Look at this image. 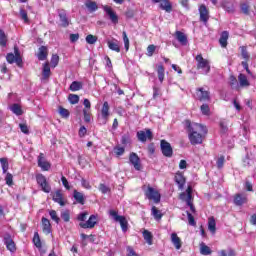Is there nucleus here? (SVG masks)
Returning <instances> with one entry per match:
<instances>
[{"label": "nucleus", "instance_id": "obj_1", "mask_svg": "<svg viewBox=\"0 0 256 256\" xmlns=\"http://www.w3.org/2000/svg\"><path fill=\"white\" fill-rule=\"evenodd\" d=\"M186 127L191 145H201L207 135V126L186 120Z\"/></svg>", "mask_w": 256, "mask_h": 256}, {"label": "nucleus", "instance_id": "obj_2", "mask_svg": "<svg viewBox=\"0 0 256 256\" xmlns=\"http://www.w3.org/2000/svg\"><path fill=\"white\" fill-rule=\"evenodd\" d=\"M197 69H201L203 75H207L211 71V65L209 60L203 58V55L199 54L196 56Z\"/></svg>", "mask_w": 256, "mask_h": 256}, {"label": "nucleus", "instance_id": "obj_3", "mask_svg": "<svg viewBox=\"0 0 256 256\" xmlns=\"http://www.w3.org/2000/svg\"><path fill=\"white\" fill-rule=\"evenodd\" d=\"M144 195L149 201H153L154 203L161 202V193L151 186H148L147 189L144 190Z\"/></svg>", "mask_w": 256, "mask_h": 256}, {"label": "nucleus", "instance_id": "obj_4", "mask_svg": "<svg viewBox=\"0 0 256 256\" xmlns=\"http://www.w3.org/2000/svg\"><path fill=\"white\" fill-rule=\"evenodd\" d=\"M6 61L12 65V63H16L18 67H21L23 60L21 59V53L19 52V48L17 46L14 47V54L8 53L6 56Z\"/></svg>", "mask_w": 256, "mask_h": 256}, {"label": "nucleus", "instance_id": "obj_5", "mask_svg": "<svg viewBox=\"0 0 256 256\" xmlns=\"http://www.w3.org/2000/svg\"><path fill=\"white\" fill-rule=\"evenodd\" d=\"M109 215L113 217L114 221H116L117 223H120L122 231L126 233L129 223L127 222V219L125 218V216H119L117 214V211L115 210H110Z\"/></svg>", "mask_w": 256, "mask_h": 256}, {"label": "nucleus", "instance_id": "obj_6", "mask_svg": "<svg viewBox=\"0 0 256 256\" xmlns=\"http://www.w3.org/2000/svg\"><path fill=\"white\" fill-rule=\"evenodd\" d=\"M36 181L44 193H51V185L47 182V178L43 174L36 175Z\"/></svg>", "mask_w": 256, "mask_h": 256}, {"label": "nucleus", "instance_id": "obj_7", "mask_svg": "<svg viewBox=\"0 0 256 256\" xmlns=\"http://www.w3.org/2000/svg\"><path fill=\"white\" fill-rule=\"evenodd\" d=\"M160 147L164 157H173V147L167 140H161Z\"/></svg>", "mask_w": 256, "mask_h": 256}, {"label": "nucleus", "instance_id": "obj_8", "mask_svg": "<svg viewBox=\"0 0 256 256\" xmlns=\"http://www.w3.org/2000/svg\"><path fill=\"white\" fill-rule=\"evenodd\" d=\"M103 10L105 11L106 15H108L110 21L114 24L117 25L119 23V16H117V13L113 11V8L111 6H103Z\"/></svg>", "mask_w": 256, "mask_h": 256}, {"label": "nucleus", "instance_id": "obj_9", "mask_svg": "<svg viewBox=\"0 0 256 256\" xmlns=\"http://www.w3.org/2000/svg\"><path fill=\"white\" fill-rule=\"evenodd\" d=\"M181 201H185L186 205L193 201V188L188 186L185 192L180 194Z\"/></svg>", "mask_w": 256, "mask_h": 256}, {"label": "nucleus", "instance_id": "obj_10", "mask_svg": "<svg viewBox=\"0 0 256 256\" xmlns=\"http://www.w3.org/2000/svg\"><path fill=\"white\" fill-rule=\"evenodd\" d=\"M199 15H200V21L204 23V25H207V22L209 21V9L204 4L200 5L199 9Z\"/></svg>", "mask_w": 256, "mask_h": 256}, {"label": "nucleus", "instance_id": "obj_11", "mask_svg": "<svg viewBox=\"0 0 256 256\" xmlns=\"http://www.w3.org/2000/svg\"><path fill=\"white\" fill-rule=\"evenodd\" d=\"M129 161L131 165H133L134 169H136V171H141V159L139 158L137 153H130Z\"/></svg>", "mask_w": 256, "mask_h": 256}, {"label": "nucleus", "instance_id": "obj_12", "mask_svg": "<svg viewBox=\"0 0 256 256\" xmlns=\"http://www.w3.org/2000/svg\"><path fill=\"white\" fill-rule=\"evenodd\" d=\"M97 225V216L91 215L86 222H81L80 227L82 229H93Z\"/></svg>", "mask_w": 256, "mask_h": 256}, {"label": "nucleus", "instance_id": "obj_13", "mask_svg": "<svg viewBox=\"0 0 256 256\" xmlns=\"http://www.w3.org/2000/svg\"><path fill=\"white\" fill-rule=\"evenodd\" d=\"M137 138L138 140L141 141V143H145V141H147V139L152 140L153 139V133L151 132V130H140L137 132Z\"/></svg>", "mask_w": 256, "mask_h": 256}, {"label": "nucleus", "instance_id": "obj_14", "mask_svg": "<svg viewBox=\"0 0 256 256\" xmlns=\"http://www.w3.org/2000/svg\"><path fill=\"white\" fill-rule=\"evenodd\" d=\"M196 97L198 101L207 102L211 97L209 96V91L205 90V88H198Z\"/></svg>", "mask_w": 256, "mask_h": 256}, {"label": "nucleus", "instance_id": "obj_15", "mask_svg": "<svg viewBox=\"0 0 256 256\" xmlns=\"http://www.w3.org/2000/svg\"><path fill=\"white\" fill-rule=\"evenodd\" d=\"M101 120L102 124L106 125L109 121V102H104L101 109Z\"/></svg>", "mask_w": 256, "mask_h": 256}, {"label": "nucleus", "instance_id": "obj_16", "mask_svg": "<svg viewBox=\"0 0 256 256\" xmlns=\"http://www.w3.org/2000/svg\"><path fill=\"white\" fill-rule=\"evenodd\" d=\"M38 167H40L42 171H49V169H51V164L45 160L43 153H40L38 156Z\"/></svg>", "mask_w": 256, "mask_h": 256}, {"label": "nucleus", "instance_id": "obj_17", "mask_svg": "<svg viewBox=\"0 0 256 256\" xmlns=\"http://www.w3.org/2000/svg\"><path fill=\"white\" fill-rule=\"evenodd\" d=\"M4 243H5L8 251H10L11 253H15V251H17V247L15 246V242L13 241V239H11L10 235H6L4 237Z\"/></svg>", "mask_w": 256, "mask_h": 256}, {"label": "nucleus", "instance_id": "obj_18", "mask_svg": "<svg viewBox=\"0 0 256 256\" xmlns=\"http://www.w3.org/2000/svg\"><path fill=\"white\" fill-rule=\"evenodd\" d=\"M170 241L174 245L175 249H177V251H179V249L183 247V242L181 241V238H179V236L175 232L170 235Z\"/></svg>", "mask_w": 256, "mask_h": 256}, {"label": "nucleus", "instance_id": "obj_19", "mask_svg": "<svg viewBox=\"0 0 256 256\" xmlns=\"http://www.w3.org/2000/svg\"><path fill=\"white\" fill-rule=\"evenodd\" d=\"M247 201V194H236L234 197V203L237 206L245 205Z\"/></svg>", "mask_w": 256, "mask_h": 256}, {"label": "nucleus", "instance_id": "obj_20", "mask_svg": "<svg viewBox=\"0 0 256 256\" xmlns=\"http://www.w3.org/2000/svg\"><path fill=\"white\" fill-rule=\"evenodd\" d=\"M52 199L55 203H58L63 207L65 205V201H63V193H61V190H58L53 193Z\"/></svg>", "mask_w": 256, "mask_h": 256}, {"label": "nucleus", "instance_id": "obj_21", "mask_svg": "<svg viewBox=\"0 0 256 256\" xmlns=\"http://www.w3.org/2000/svg\"><path fill=\"white\" fill-rule=\"evenodd\" d=\"M108 47L111 51H115L116 53H121V45L117 40H109L107 42Z\"/></svg>", "mask_w": 256, "mask_h": 256}, {"label": "nucleus", "instance_id": "obj_22", "mask_svg": "<svg viewBox=\"0 0 256 256\" xmlns=\"http://www.w3.org/2000/svg\"><path fill=\"white\" fill-rule=\"evenodd\" d=\"M175 182L178 185V189L183 191V188L185 187V176H183V174L181 173H177L175 175Z\"/></svg>", "mask_w": 256, "mask_h": 256}, {"label": "nucleus", "instance_id": "obj_23", "mask_svg": "<svg viewBox=\"0 0 256 256\" xmlns=\"http://www.w3.org/2000/svg\"><path fill=\"white\" fill-rule=\"evenodd\" d=\"M175 37L181 45H184V46L187 45L188 41H187V35H185V33L181 32V31H176Z\"/></svg>", "mask_w": 256, "mask_h": 256}, {"label": "nucleus", "instance_id": "obj_24", "mask_svg": "<svg viewBox=\"0 0 256 256\" xmlns=\"http://www.w3.org/2000/svg\"><path fill=\"white\" fill-rule=\"evenodd\" d=\"M42 229L43 233H45L46 235H49V233H51V222L45 217L42 218Z\"/></svg>", "mask_w": 256, "mask_h": 256}, {"label": "nucleus", "instance_id": "obj_25", "mask_svg": "<svg viewBox=\"0 0 256 256\" xmlns=\"http://www.w3.org/2000/svg\"><path fill=\"white\" fill-rule=\"evenodd\" d=\"M49 77H51V67L49 66L48 62H46L43 65L42 79L46 81L47 79H49Z\"/></svg>", "mask_w": 256, "mask_h": 256}, {"label": "nucleus", "instance_id": "obj_26", "mask_svg": "<svg viewBox=\"0 0 256 256\" xmlns=\"http://www.w3.org/2000/svg\"><path fill=\"white\" fill-rule=\"evenodd\" d=\"M85 7L88 9L90 13H95V11L99 9V7L97 6V2L91 0H86Z\"/></svg>", "mask_w": 256, "mask_h": 256}, {"label": "nucleus", "instance_id": "obj_27", "mask_svg": "<svg viewBox=\"0 0 256 256\" xmlns=\"http://www.w3.org/2000/svg\"><path fill=\"white\" fill-rule=\"evenodd\" d=\"M58 15L60 17L62 27H69V19H67V13H65V10L59 11Z\"/></svg>", "mask_w": 256, "mask_h": 256}, {"label": "nucleus", "instance_id": "obj_28", "mask_svg": "<svg viewBox=\"0 0 256 256\" xmlns=\"http://www.w3.org/2000/svg\"><path fill=\"white\" fill-rule=\"evenodd\" d=\"M160 7L163 9V11H166V13H171L173 9V6H171V2H169V0H161Z\"/></svg>", "mask_w": 256, "mask_h": 256}, {"label": "nucleus", "instance_id": "obj_29", "mask_svg": "<svg viewBox=\"0 0 256 256\" xmlns=\"http://www.w3.org/2000/svg\"><path fill=\"white\" fill-rule=\"evenodd\" d=\"M73 197L77 201V203H80V205H85V196L83 195V193L74 190Z\"/></svg>", "mask_w": 256, "mask_h": 256}, {"label": "nucleus", "instance_id": "obj_30", "mask_svg": "<svg viewBox=\"0 0 256 256\" xmlns=\"http://www.w3.org/2000/svg\"><path fill=\"white\" fill-rule=\"evenodd\" d=\"M228 39H229V32L223 31L221 33V36H220V39H219V43H220L221 47H227Z\"/></svg>", "mask_w": 256, "mask_h": 256}, {"label": "nucleus", "instance_id": "obj_31", "mask_svg": "<svg viewBox=\"0 0 256 256\" xmlns=\"http://www.w3.org/2000/svg\"><path fill=\"white\" fill-rule=\"evenodd\" d=\"M39 61H45L47 59V47L41 46L37 55Z\"/></svg>", "mask_w": 256, "mask_h": 256}, {"label": "nucleus", "instance_id": "obj_32", "mask_svg": "<svg viewBox=\"0 0 256 256\" xmlns=\"http://www.w3.org/2000/svg\"><path fill=\"white\" fill-rule=\"evenodd\" d=\"M200 253L201 255H211L213 251H211V248L207 246L204 242L200 243Z\"/></svg>", "mask_w": 256, "mask_h": 256}, {"label": "nucleus", "instance_id": "obj_33", "mask_svg": "<svg viewBox=\"0 0 256 256\" xmlns=\"http://www.w3.org/2000/svg\"><path fill=\"white\" fill-rule=\"evenodd\" d=\"M238 81L240 83V87H249L250 83L245 74H239Z\"/></svg>", "mask_w": 256, "mask_h": 256}, {"label": "nucleus", "instance_id": "obj_34", "mask_svg": "<svg viewBox=\"0 0 256 256\" xmlns=\"http://www.w3.org/2000/svg\"><path fill=\"white\" fill-rule=\"evenodd\" d=\"M10 111L14 113V115H23V109H21V106L19 104H13L9 107Z\"/></svg>", "mask_w": 256, "mask_h": 256}, {"label": "nucleus", "instance_id": "obj_35", "mask_svg": "<svg viewBox=\"0 0 256 256\" xmlns=\"http://www.w3.org/2000/svg\"><path fill=\"white\" fill-rule=\"evenodd\" d=\"M157 73L160 83H163V81H165V68L163 67V65H158Z\"/></svg>", "mask_w": 256, "mask_h": 256}, {"label": "nucleus", "instance_id": "obj_36", "mask_svg": "<svg viewBox=\"0 0 256 256\" xmlns=\"http://www.w3.org/2000/svg\"><path fill=\"white\" fill-rule=\"evenodd\" d=\"M143 237L148 245H153V234H151V232H149L148 230H144Z\"/></svg>", "mask_w": 256, "mask_h": 256}, {"label": "nucleus", "instance_id": "obj_37", "mask_svg": "<svg viewBox=\"0 0 256 256\" xmlns=\"http://www.w3.org/2000/svg\"><path fill=\"white\" fill-rule=\"evenodd\" d=\"M223 8L227 13H235V4L233 2H225Z\"/></svg>", "mask_w": 256, "mask_h": 256}, {"label": "nucleus", "instance_id": "obj_38", "mask_svg": "<svg viewBox=\"0 0 256 256\" xmlns=\"http://www.w3.org/2000/svg\"><path fill=\"white\" fill-rule=\"evenodd\" d=\"M83 89V83L79 81H74L70 85V91H81Z\"/></svg>", "mask_w": 256, "mask_h": 256}, {"label": "nucleus", "instance_id": "obj_39", "mask_svg": "<svg viewBox=\"0 0 256 256\" xmlns=\"http://www.w3.org/2000/svg\"><path fill=\"white\" fill-rule=\"evenodd\" d=\"M0 163L3 173H7V171H9V160H7V158H0Z\"/></svg>", "mask_w": 256, "mask_h": 256}, {"label": "nucleus", "instance_id": "obj_40", "mask_svg": "<svg viewBox=\"0 0 256 256\" xmlns=\"http://www.w3.org/2000/svg\"><path fill=\"white\" fill-rule=\"evenodd\" d=\"M219 256H236L235 250L233 249H227V250H220L218 252Z\"/></svg>", "mask_w": 256, "mask_h": 256}, {"label": "nucleus", "instance_id": "obj_41", "mask_svg": "<svg viewBox=\"0 0 256 256\" xmlns=\"http://www.w3.org/2000/svg\"><path fill=\"white\" fill-rule=\"evenodd\" d=\"M0 46L7 47V35L3 30H0Z\"/></svg>", "mask_w": 256, "mask_h": 256}, {"label": "nucleus", "instance_id": "obj_42", "mask_svg": "<svg viewBox=\"0 0 256 256\" xmlns=\"http://www.w3.org/2000/svg\"><path fill=\"white\" fill-rule=\"evenodd\" d=\"M151 211H152V215H153L154 219H156L157 221H159V219H161V217H163V214H161V211H159L157 209V207L153 206Z\"/></svg>", "mask_w": 256, "mask_h": 256}, {"label": "nucleus", "instance_id": "obj_43", "mask_svg": "<svg viewBox=\"0 0 256 256\" xmlns=\"http://www.w3.org/2000/svg\"><path fill=\"white\" fill-rule=\"evenodd\" d=\"M33 243H34L35 247H37L38 249H41V247H42L41 238L39 237V233H37V232L34 234Z\"/></svg>", "mask_w": 256, "mask_h": 256}, {"label": "nucleus", "instance_id": "obj_44", "mask_svg": "<svg viewBox=\"0 0 256 256\" xmlns=\"http://www.w3.org/2000/svg\"><path fill=\"white\" fill-rule=\"evenodd\" d=\"M208 229L211 233H215L216 231V223L214 218H209L208 220Z\"/></svg>", "mask_w": 256, "mask_h": 256}, {"label": "nucleus", "instance_id": "obj_45", "mask_svg": "<svg viewBox=\"0 0 256 256\" xmlns=\"http://www.w3.org/2000/svg\"><path fill=\"white\" fill-rule=\"evenodd\" d=\"M86 43H88V45H95V43H97V36L89 34L86 36Z\"/></svg>", "mask_w": 256, "mask_h": 256}, {"label": "nucleus", "instance_id": "obj_46", "mask_svg": "<svg viewBox=\"0 0 256 256\" xmlns=\"http://www.w3.org/2000/svg\"><path fill=\"white\" fill-rule=\"evenodd\" d=\"M83 115L85 123H91V111L89 109H84Z\"/></svg>", "mask_w": 256, "mask_h": 256}, {"label": "nucleus", "instance_id": "obj_47", "mask_svg": "<svg viewBox=\"0 0 256 256\" xmlns=\"http://www.w3.org/2000/svg\"><path fill=\"white\" fill-rule=\"evenodd\" d=\"M68 99L72 105H77V103H79V96L76 94H70Z\"/></svg>", "mask_w": 256, "mask_h": 256}, {"label": "nucleus", "instance_id": "obj_48", "mask_svg": "<svg viewBox=\"0 0 256 256\" xmlns=\"http://www.w3.org/2000/svg\"><path fill=\"white\" fill-rule=\"evenodd\" d=\"M200 111H201L202 115H209L211 113V109L209 108V105H207V104H203L200 107Z\"/></svg>", "mask_w": 256, "mask_h": 256}, {"label": "nucleus", "instance_id": "obj_49", "mask_svg": "<svg viewBox=\"0 0 256 256\" xmlns=\"http://www.w3.org/2000/svg\"><path fill=\"white\" fill-rule=\"evenodd\" d=\"M61 218L63 219V221H65V223H69L71 219V214L68 210H65L64 212L61 213Z\"/></svg>", "mask_w": 256, "mask_h": 256}, {"label": "nucleus", "instance_id": "obj_50", "mask_svg": "<svg viewBox=\"0 0 256 256\" xmlns=\"http://www.w3.org/2000/svg\"><path fill=\"white\" fill-rule=\"evenodd\" d=\"M51 65H52V67H57V65H59V55H57V54L52 55Z\"/></svg>", "mask_w": 256, "mask_h": 256}, {"label": "nucleus", "instance_id": "obj_51", "mask_svg": "<svg viewBox=\"0 0 256 256\" xmlns=\"http://www.w3.org/2000/svg\"><path fill=\"white\" fill-rule=\"evenodd\" d=\"M5 181H6V185L11 187L13 185V174L6 173Z\"/></svg>", "mask_w": 256, "mask_h": 256}, {"label": "nucleus", "instance_id": "obj_52", "mask_svg": "<svg viewBox=\"0 0 256 256\" xmlns=\"http://www.w3.org/2000/svg\"><path fill=\"white\" fill-rule=\"evenodd\" d=\"M216 165L219 169H223V166L225 165V156H220L216 161Z\"/></svg>", "mask_w": 256, "mask_h": 256}, {"label": "nucleus", "instance_id": "obj_53", "mask_svg": "<svg viewBox=\"0 0 256 256\" xmlns=\"http://www.w3.org/2000/svg\"><path fill=\"white\" fill-rule=\"evenodd\" d=\"M59 114L61 115V117H63L64 119H67L69 118V110L63 108V107H60L59 108Z\"/></svg>", "mask_w": 256, "mask_h": 256}, {"label": "nucleus", "instance_id": "obj_54", "mask_svg": "<svg viewBox=\"0 0 256 256\" xmlns=\"http://www.w3.org/2000/svg\"><path fill=\"white\" fill-rule=\"evenodd\" d=\"M123 41H124V47L126 49V51H129V37H127V32H123Z\"/></svg>", "mask_w": 256, "mask_h": 256}, {"label": "nucleus", "instance_id": "obj_55", "mask_svg": "<svg viewBox=\"0 0 256 256\" xmlns=\"http://www.w3.org/2000/svg\"><path fill=\"white\" fill-rule=\"evenodd\" d=\"M114 153H115V155H117V157H121V155H123V153H125V148H123L121 146H117L114 148Z\"/></svg>", "mask_w": 256, "mask_h": 256}, {"label": "nucleus", "instance_id": "obj_56", "mask_svg": "<svg viewBox=\"0 0 256 256\" xmlns=\"http://www.w3.org/2000/svg\"><path fill=\"white\" fill-rule=\"evenodd\" d=\"M20 17L24 20V23H29V17L27 16L25 9H20Z\"/></svg>", "mask_w": 256, "mask_h": 256}, {"label": "nucleus", "instance_id": "obj_57", "mask_svg": "<svg viewBox=\"0 0 256 256\" xmlns=\"http://www.w3.org/2000/svg\"><path fill=\"white\" fill-rule=\"evenodd\" d=\"M240 9H241L242 13H244V15H249V4L242 3L240 5Z\"/></svg>", "mask_w": 256, "mask_h": 256}, {"label": "nucleus", "instance_id": "obj_58", "mask_svg": "<svg viewBox=\"0 0 256 256\" xmlns=\"http://www.w3.org/2000/svg\"><path fill=\"white\" fill-rule=\"evenodd\" d=\"M49 215L52 221H55V223H59L60 219L57 217V212L55 210H51L49 212Z\"/></svg>", "mask_w": 256, "mask_h": 256}, {"label": "nucleus", "instance_id": "obj_59", "mask_svg": "<svg viewBox=\"0 0 256 256\" xmlns=\"http://www.w3.org/2000/svg\"><path fill=\"white\" fill-rule=\"evenodd\" d=\"M155 49H156L155 45H149L147 47V55H148V57H153V54L155 53Z\"/></svg>", "mask_w": 256, "mask_h": 256}, {"label": "nucleus", "instance_id": "obj_60", "mask_svg": "<svg viewBox=\"0 0 256 256\" xmlns=\"http://www.w3.org/2000/svg\"><path fill=\"white\" fill-rule=\"evenodd\" d=\"M187 217H188L189 225H191L192 227H195L196 222H195V218L193 217V215L191 213L187 212Z\"/></svg>", "mask_w": 256, "mask_h": 256}, {"label": "nucleus", "instance_id": "obj_61", "mask_svg": "<svg viewBox=\"0 0 256 256\" xmlns=\"http://www.w3.org/2000/svg\"><path fill=\"white\" fill-rule=\"evenodd\" d=\"M19 128L25 135H29V127L27 124H19Z\"/></svg>", "mask_w": 256, "mask_h": 256}, {"label": "nucleus", "instance_id": "obj_62", "mask_svg": "<svg viewBox=\"0 0 256 256\" xmlns=\"http://www.w3.org/2000/svg\"><path fill=\"white\" fill-rule=\"evenodd\" d=\"M89 215V213L87 212H82L78 215L77 219L78 221H85L87 219V216Z\"/></svg>", "mask_w": 256, "mask_h": 256}, {"label": "nucleus", "instance_id": "obj_63", "mask_svg": "<svg viewBox=\"0 0 256 256\" xmlns=\"http://www.w3.org/2000/svg\"><path fill=\"white\" fill-rule=\"evenodd\" d=\"M220 128H221V133H227V131L229 130L226 122H220Z\"/></svg>", "mask_w": 256, "mask_h": 256}, {"label": "nucleus", "instance_id": "obj_64", "mask_svg": "<svg viewBox=\"0 0 256 256\" xmlns=\"http://www.w3.org/2000/svg\"><path fill=\"white\" fill-rule=\"evenodd\" d=\"M99 191H101L103 194L109 193V187L105 186V184H100Z\"/></svg>", "mask_w": 256, "mask_h": 256}]
</instances>
